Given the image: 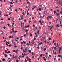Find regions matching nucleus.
<instances>
[{
  "mask_svg": "<svg viewBox=\"0 0 62 62\" xmlns=\"http://www.w3.org/2000/svg\"><path fill=\"white\" fill-rule=\"evenodd\" d=\"M57 46L59 48V51H60V50H61V49L62 48L61 47H59V44H58V43H57Z\"/></svg>",
  "mask_w": 62,
  "mask_h": 62,
  "instance_id": "obj_1",
  "label": "nucleus"
},
{
  "mask_svg": "<svg viewBox=\"0 0 62 62\" xmlns=\"http://www.w3.org/2000/svg\"><path fill=\"white\" fill-rule=\"evenodd\" d=\"M54 45L55 46V47L54 46V49L55 50H56L57 48V45H56V43H54Z\"/></svg>",
  "mask_w": 62,
  "mask_h": 62,
  "instance_id": "obj_2",
  "label": "nucleus"
},
{
  "mask_svg": "<svg viewBox=\"0 0 62 62\" xmlns=\"http://www.w3.org/2000/svg\"><path fill=\"white\" fill-rule=\"evenodd\" d=\"M58 57H61V60H62V56L61 55H58Z\"/></svg>",
  "mask_w": 62,
  "mask_h": 62,
  "instance_id": "obj_3",
  "label": "nucleus"
},
{
  "mask_svg": "<svg viewBox=\"0 0 62 62\" xmlns=\"http://www.w3.org/2000/svg\"><path fill=\"white\" fill-rule=\"evenodd\" d=\"M15 58L16 59V58H17V56H15V57H14V55H13V58Z\"/></svg>",
  "mask_w": 62,
  "mask_h": 62,
  "instance_id": "obj_4",
  "label": "nucleus"
},
{
  "mask_svg": "<svg viewBox=\"0 0 62 62\" xmlns=\"http://www.w3.org/2000/svg\"><path fill=\"white\" fill-rule=\"evenodd\" d=\"M48 17V18H49L50 19H52V16H49Z\"/></svg>",
  "mask_w": 62,
  "mask_h": 62,
  "instance_id": "obj_5",
  "label": "nucleus"
},
{
  "mask_svg": "<svg viewBox=\"0 0 62 62\" xmlns=\"http://www.w3.org/2000/svg\"><path fill=\"white\" fill-rule=\"evenodd\" d=\"M39 22L40 23H41V19H40L39 21Z\"/></svg>",
  "mask_w": 62,
  "mask_h": 62,
  "instance_id": "obj_6",
  "label": "nucleus"
},
{
  "mask_svg": "<svg viewBox=\"0 0 62 62\" xmlns=\"http://www.w3.org/2000/svg\"><path fill=\"white\" fill-rule=\"evenodd\" d=\"M4 23V22H3V21H1V22L0 23L1 24H3V23Z\"/></svg>",
  "mask_w": 62,
  "mask_h": 62,
  "instance_id": "obj_7",
  "label": "nucleus"
},
{
  "mask_svg": "<svg viewBox=\"0 0 62 62\" xmlns=\"http://www.w3.org/2000/svg\"><path fill=\"white\" fill-rule=\"evenodd\" d=\"M12 59H10L9 60L8 62H11V61H12Z\"/></svg>",
  "mask_w": 62,
  "mask_h": 62,
  "instance_id": "obj_8",
  "label": "nucleus"
},
{
  "mask_svg": "<svg viewBox=\"0 0 62 62\" xmlns=\"http://www.w3.org/2000/svg\"><path fill=\"white\" fill-rule=\"evenodd\" d=\"M18 49H17L16 50V54H18Z\"/></svg>",
  "mask_w": 62,
  "mask_h": 62,
  "instance_id": "obj_9",
  "label": "nucleus"
},
{
  "mask_svg": "<svg viewBox=\"0 0 62 62\" xmlns=\"http://www.w3.org/2000/svg\"><path fill=\"white\" fill-rule=\"evenodd\" d=\"M43 39H44V40H45L46 39H45V37H43Z\"/></svg>",
  "mask_w": 62,
  "mask_h": 62,
  "instance_id": "obj_10",
  "label": "nucleus"
},
{
  "mask_svg": "<svg viewBox=\"0 0 62 62\" xmlns=\"http://www.w3.org/2000/svg\"><path fill=\"white\" fill-rule=\"evenodd\" d=\"M24 31H25V30H24L23 29H22V32H24Z\"/></svg>",
  "mask_w": 62,
  "mask_h": 62,
  "instance_id": "obj_11",
  "label": "nucleus"
},
{
  "mask_svg": "<svg viewBox=\"0 0 62 62\" xmlns=\"http://www.w3.org/2000/svg\"><path fill=\"white\" fill-rule=\"evenodd\" d=\"M26 45H27L28 46H29V45H30V44H29V43H27Z\"/></svg>",
  "mask_w": 62,
  "mask_h": 62,
  "instance_id": "obj_12",
  "label": "nucleus"
},
{
  "mask_svg": "<svg viewBox=\"0 0 62 62\" xmlns=\"http://www.w3.org/2000/svg\"><path fill=\"white\" fill-rule=\"evenodd\" d=\"M39 10L40 11H41V8H39Z\"/></svg>",
  "mask_w": 62,
  "mask_h": 62,
  "instance_id": "obj_13",
  "label": "nucleus"
},
{
  "mask_svg": "<svg viewBox=\"0 0 62 62\" xmlns=\"http://www.w3.org/2000/svg\"><path fill=\"white\" fill-rule=\"evenodd\" d=\"M59 13H57L56 14L57 16H59Z\"/></svg>",
  "mask_w": 62,
  "mask_h": 62,
  "instance_id": "obj_14",
  "label": "nucleus"
},
{
  "mask_svg": "<svg viewBox=\"0 0 62 62\" xmlns=\"http://www.w3.org/2000/svg\"><path fill=\"white\" fill-rule=\"evenodd\" d=\"M23 42L24 43V44H25V43H26V42L24 41H23Z\"/></svg>",
  "mask_w": 62,
  "mask_h": 62,
  "instance_id": "obj_15",
  "label": "nucleus"
},
{
  "mask_svg": "<svg viewBox=\"0 0 62 62\" xmlns=\"http://www.w3.org/2000/svg\"><path fill=\"white\" fill-rule=\"evenodd\" d=\"M29 52L30 53H31V51L30 50H29Z\"/></svg>",
  "mask_w": 62,
  "mask_h": 62,
  "instance_id": "obj_16",
  "label": "nucleus"
},
{
  "mask_svg": "<svg viewBox=\"0 0 62 62\" xmlns=\"http://www.w3.org/2000/svg\"><path fill=\"white\" fill-rule=\"evenodd\" d=\"M53 27V26H52V27H51V28H50L49 30H51L52 28Z\"/></svg>",
  "mask_w": 62,
  "mask_h": 62,
  "instance_id": "obj_17",
  "label": "nucleus"
},
{
  "mask_svg": "<svg viewBox=\"0 0 62 62\" xmlns=\"http://www.w3.org/2000/svg\"><path fill=\"white\" fill-rule=\"evenodd\" d=\"M9 46V47H11V46H12V45L11 44H10L9 45H8Z\"/></svg>",
  "mask_w": 62,
  "mask_h": 62,
  "instance_id": "obj_18",
  "label": "nucleus"
},
{
  "mask_svg": "<svg viewBox=\"0 0 62 62\" xmlns=\"http://www.w3.org/2000/svg\"><path fill=\"white\" fill-rule=\"evenodd\" d=\"M31 43L32 44H34V41H33L32 42H31Z\"/></svg>",
  "mask_w": 62,
  "mask_h": 62,
  "instance_id": "obj_19",
  "label": "nucleus"
},
{
  "mask_svg": "<svg viewBox=\"0 0 62 62\" xmlns=\"http://www.w3.org/2000/svg\"><path fill=\"white\" fill-rule=\"evenodd\" d=\"M16 62H19V60H18V59H17L16 60Z\"/></svg>",
  "mask_w": 62,
  "mask_h": 62,
  "instance_id": "obj_20",
  "label": "nucleus"
},
{
  "mask_svg": "<svg viewBox=\"0 0 62 62\" xmlns=\"http://www.w3.org/2000/svg\"><path fill=\"white\" fill-rule=\"evenodd\" d=\"M42 44V42H41L39 44H40V45H41V44Z\"/></svg>",
  "mask_w": 62,
  "mask_h": 62,
  "instance_id": "obj_21",
  "label": "nucleus"
},
{
  "mask_svg": "<svg viewBox=\"0 0 62 62\" xmlns=\"http://www.w3.org/2000/svg\"><path fill=\"white\" fill-rule=\"evenodd\" d=\"M27 4H30V3L28 1L27 3Z\"/></svg>",
  "mask_w": 62,
  "mask_h": 62,
  "instance_id": "obj_22",
  "label": "nucleus"
},
{
  "mask_svg": "<svg viewBox=\"0 0 62 62\" xmlns=\"http://www.w3.org/2000/svg\"><path fill=\"white\" fill-rule=\"evenodd\" d=\"M23 55H24V56H25V55H26V54H25V53H24L23 54Z\"/></svg>",
  "mask_w": 62,
  "mask_h": 62,
  "instance_id": "obj_23",
  "label": "nucleus"
},
{
  "mask_svg": "<svg viewBox=\"0 0 62 62\" xmlns=\"http://www.w3.org/2000/svg\"><path fill=\"white\" fill-rule=\"evenodd\" d=\"M28 30H26L25 31L26 32H28Z\"/></svg>",
  "mask_w": 62,
  "mask_h": 62,
  "instance_id": "obj_24",
  "label": "nucleus"
},
{
  "mask_svg": "<svg viewBox=\"0 0 62 62\" xmlns=\"http://www.w3.org/2000/svg\"><path fill=\"white\" fill-rule=\"evenodd\" d=\"M8 43H7V42H6V45H7V46H8V44H7Z\"/></svg>",
  "mask_w": 62,
  "mask_h": 62,
  "instance_id": "obj_25",
  "label": "nucleus"
},
{
  "mask_svg": "<svg viewBox=\"0 0 62 62\" xmlns=\"http://www.w3.org/2000/svg\"><path fill=\"white\" fill-rule=\"evenodd\" d=\"M7 25H8V26H9V24H7Z\"/></svg>",
  "mask_w": 62,
  "mask_h": 62,
  "instance_id": "obj_26",
  "label": "nucleus"
},
{
  "mask_svg": "<svg viewBox=\"0 0 62 62\" xmlns=\"http://www.w3.org/2000/svg\"><path fill=\"white\" fill-rule=\"evenodd\" d=\"M23 51L24 52H25L26 53V51H25V50H24V49L23 50Z\"/></svg>",
  "mask_w": 62,
  "mask_h": 62,
  "instance_id": "obj_27",
  "label": "nucleus"
},
{
  "mask_svg": "<svg viewBox=\"0 0 62 62\" xmlns=\"http://www.w3.org/2000/svg\"><path fill=\"white\" fill-rule=\"evenodd\" d=\"M13 52H16V50H13Z\"/></svg>",
  "mask_w": 62,
  "mask_h": 62,
  "instance_id": "obj_28",
  "label": "nucleus"
},
{
  "mask_svg": "<svg viewBox=\"0 0 62 62\" xmlns=\"http://www.w3.org/2000/svg\"><path fill=\"white\" fill-rule=\"evenodd\" d=\"M32 36V34L30 33V37H31Z\"/></svg>",
  "mask_w": 62,
  "mask_h": 62,
  "instance_id": "obj_29",
  "label": "nucleus"
},
{
  "mask_svg": "<svg viewBox=\"0 0 62 62\" xmlns=\"http://www.w3.org/2000/svg\"><path fill=\"white\" fill-rule=\"evenodd\" d=\"M17 32H18V31H15L14 32V33H17Z\"/></svg>",
  "mask_w": 62,
  "mask_h": 62,
  "instance_id": "obj_30",
  "label": "nucleus"
},
{
  "mask_svg": "<svg viewBox=\"0 0 62 62\" xmlns=\"http://www.w3.org/2000/svg\"><path fill=\"white\" fill-rule=\"evenodd\" d=\"M46 40H44V42H46Z\"/></svg>",
  "mask_w": 62,
  "mask_h": 62,
  "instance_id": "obj_31",
  "label": "nucleus"
},
{
  "mask_svg": "<svg viewBox=\"0 0 62 62\" xmlns=\"http://www.w3.org/2000/svg\"><path fill=\"white\" fill-rule=\"evenodd\" d=\"M23 38V36H21V37H20V39H22Z\"/></svg>",
  "mask_w": 62,
  "mask_h": 62,
  "instance_id": "obj_32",
  "label": "nucleus"
},
{
  "mask_svg": "<svg viewBox=\"0 0 62 62\" xmlns=\"http://www.w3.org/2000/svg\"><path fill=\"white\" fill-rule=\"evenodd\" d=\"M59 27V25H58V24L57 25V27Z\"/></svg>",
  "mask_w": 62,
  "mask_h": 62,
  "instance_id": "obj_33",
  "label": "nucleus"
},
{
  "mask_svg": "<svg viewBox=\"0 0 62 62\" xmlns=\"http://www.w3.org/2000/svg\"><path fill=\"white\" fill-rule=\"evenodd\" d=\"M5 59L3 58V59H2V61H5Z\"/></svg>",
  "mask_w": 62,
  "mask_h": 62,
  "instance_id": "obj_34",
  "label": "nucleus"
},
{
  "mask_svg": "<svg viewBox=\"0 0 62 62\" xmlns=\"http://www.w3.org/2000/svg\"><path fill=\"white\" fill-rule=\"evenodd\" d=\"M25 62H27V60H26V59H25Z\"/></svg>",
  "mask_w": 62,
  "mask_h": 62,
  "instance_id": "obj_35",
  "label": "nucleus"
},
{
  "mask_svg": "<svg viewBox=\"0 0 62 62\" xmlns=\"http://www.w3.org/2000/svg\"><path fill=\"white\" fill-rule=\"evenodd\" d=\"M37 34H39V31H37Z\"/></svg>",
  "mask_w": 62,
  "mask_h": 62,
  "instance_id": "obj_36",
  "label": "nucleus"
},
{
  "mask_svg": "<svg viewBox=\"0 0 62 62\" xmlns=\"http://www.w3.org/2000/svg\"><path fill=\"white\" fill-rule=\"evenodd\" d=\"M47 20H49V17H48L47 18Z\"/></svg>",
  "mask_w": 62,
  "mask_h": 62,
  "instance_id": "obj_37",
  "label": "nucleus"
},
{
  "mask_svg": "<svg viewBox=\"0 0 62 62\" xmlns=\"http://www.w3.org/2000/svg\"><path fill=\"white\" fill-rule=\"evenodd\" d=\"M54 13H56V11H54Z\"/></svg>",
  "mask_w": 62,
  "mask_h": 62,
  "instance_id": "obj_38",
  "label": "nucleus"
},
{
  "mask_svg": "<svg viewBox=\"0 0 62 62\" xmlns=\"http://www.w3.org/2000/svg\"><path fill=\"white\" fill-rule=\"evenodd\" d=\"M26 34H25L24 35V37H26Z\"/></svg>",
  "mask_w": 62,
  "mask_h": 62,
  "instance_id": "obj_39",
  "label": "nucleus"
},
{
  "mask_svg": "<svg viewBox=\"0 0 62 62\" xmlns=\"http://www.w3.org/2000/svg\"><path fill=\"white\" fill-rule=\"evenodd\" d=\"M46 48H44V51H46Z\"/></svg>",
  "mask_w": 62,
  "mask_h": 62,
  "instance_id": "obj_40",
  "label": "nucleus"
},
{
  "mask_svg": "<svg viewBox=\"0 0 62 62\" xmlns=\"http://www.w3.org/2000/svg\"><path fill=\"white\" fill-rule=\"evenodd\" d=\"M30 26L29 25H28L27 26V27H29Z\"/></svg>",
  "mask_w": 62,
  "mask_h": 62,
  "instance_id": "obj_41",
  "label": "nucleus"
},
{
  "mask_svg": "<svg viewBox=\"0 0 62 62\" xmlns=\"http://www.w3.org/2000/svg\"><path fill=\"white\" fill-rule=\"evenodd\" d=\"M42 54H41V55H40V56L41 57H42Z\"/></svg>",
  "mask_w": 62,
  "mask_h": 62,
  "instance_id": "obj_42",
  "label": "nucleus"
},
{
  "mask_svg": "<svg viewBox=\"0 0 62 62\" xmlns=\"http://www.w3.org/2000/svg\"><path fill=\"white\" fill-rule=\"evenodd\" d=\"M5 57H7V55H6V54H5Z\"/></svg>",
  "mask_w": 62,
  "mask_h": 62,
  "instance_id": "obj_43",
  "label": "nucleus"
},
{
  "mask_svg": "<svg viewBox=\"0 0 62 62\" xmlns=\"http://www.w3.org/2000/svg\"><path fill=\"white\" fill-rule=\"evenodd\" d=\"M14 45H15V44H16V43H15V42L14 43Z\"/></svg>",
  "mask_w": 62,
  "mask_h": 62,
  "instance_id": "obj_44",
  "label": "nucleus"
},
{
  "mask_svg": "<svg viewBox=\"0 0 62 62\" xmlns=\"http://www.w3.org/2000/svg\"><path fill=\"white\" fill-rule=\"evenodd\" d=\"M14 30H13V31H12V32L13 33H14Z\"/></svg>",
  "mask_w": 62,
  "mask_h": 62,
  "instance_id": "obj_45",
  "label": "nucleus"
},
{
  "mask_svg": "<svg viewBox=\"0 0 62 62\" xmlns=\"http://www.w3.org/2000/svg\"><path fill=\"white\" fill-rule=\"evenodd\" d=\"M11 38V36H9V38L10 39V38Z\"/></svg>",
  "mask_w": 62,
  "mask_h": 62,
  "instance_id": "obj_46",
  "label": "nucleus"
},
{
  "mask_svg": "<svg viewBox=\"0 0 62 62\" xmlns=\"http://www.w3.org/2000/svg\"><path fill=\"white\" fill-rule=\"evenodd\" d=\"M28 60L29 61H30V60H31V59H30V58H29Z\"/></svg>",
  "mask_w": 62,
  "mask_h": 62,
  "instance_id": "obj_47",
  "label": "nucleus"
},
{
  "mask_svg": "<svg viewBox=\"0 0 62 62\" xmlns=\"http://www.w3.org/2000/svg\"><path fill=\"white\" fill-rule=\"evenodd\" d=\"M33 27H35V26H36L34 24L33 25Z\"/></svg>",
  "mask_w": 62,
  "mask_h": 62,
  "instance_id": "obj_48",
  "label": "nucleus"
},
{
  "mask_svg": "<svg viewBox=\"0 0 62 62\" xmlns=\"http://www.w3.org/2000/svg\"><path fill=\"white\" fill-rule=\"evenodd\" d=\"M12 25H14V22H13L12 24Z\"/></svg>",
  "mask_w": 62,
  "mask_h": 62,
  "instance_id": "obj_49",
  "label": "nucleus"
},
{
  "mask_svg": "<svg viewBox=\"0 0 62 62\" xmlns=\"http://www.w3.org/2000/svg\"><path fill=\"white\" fill-rule=\"evenodd\" d=\"M29 14V13H28V12H27V15H28Z\"/></svg>",
  "mask_w": 62,
  "mask_h": 62,
  "instance_id": "obj_50",
  "label": "nucleus"
},
{
  "mask_svg": "<svg viewBox=\"0 0 62 62\" xmlns=\"http://www.w3.org/2000/svg\"><path fill=\"white\" fill-rule=\"evenodd\" d=\"M7 43L8 44H9V42H7Z\"/></svg>",
  "mask_w": 62,
  "mask_h": 62,
  "instance_id": "obj_51",
  "label": "nucleus"
},
{
  "mask_svg": "<svg viewBox=\"0 0 62 62\" xmlns=\"http://www.w3.org/2000/svg\"><path fill=\"white\" fill-rule=\"evenodd\" d=\"M41 50H42V51H43V48H41Z\"/></svg>",
  "mask_w": 62,
  "mask_h": 62,
  "instance_id": "obj_52",
  "label": "nucleus"
},
{
  "mask_svg": "<svg viewBox=\"0 0 62 62\" xmlns=\"http://www.w3.org/2000/svg\"><path fill=\"white\" fill-rule=\"evenodd\" d=\"M10 33H11V34H12V31H11L10 32Z\"/></svg>",
  "mask_w": 62,
  "mask_h": 62,
  "instance_id": "obj_53",
  "label": "nucleus"
},
{
  "mask_svg": "<svg viewBox=\"0 0 62 62\" xmlns=\"http://www.w3.org/2000/svg\"><path fill=\"white\" fill-rule=\"evenodd\" d=\"M17 11H18L17 9H16V12H17Z\"/></svg>",
  "mask_w": 62,
  "mask_h": 62,
  "instance_id": "obj_54",
  "label": "nucleus"
},
{
  "mask_svg": "<svg viewBox=\"0 0 62 62\" xmlns=\"http://www.w3.org/2000/svg\"><path fill=\"white\" fill-rule=\"evenodd\" d=\"M60 13H62V11H60Z\"/></svg>",
  "mask_w": 62,
  "mask_h": 62,
  "instance_id": "obj_55",
  "label": "nucleus"
},
{
  "mask_svg": "<svg viewBox=\"0 0 62 62\" xmlns=\"http://www.w3.org/2000/svg\"><path fill=\"white\" fill-rule=\"evenodd\" d=\"M8 20H9H9H10V18H8Z\"/></svg>",
  "mask_w": 62,
  "mask_h": 62,
  "instance_id": "obj_56",
  "label": "nucleus"
},
{
  "mask_svg": "<svg viewBox=\"0 0 62 62\" xmlns=\"http://www.w3.org/2000/svg\"><path fill=\"white\" fill-rule=\"evenodd\" d=\"M17 46H15V48H16L17 47Z\"/></svg>",
  "mask_w": 62,
  "mask_h": 62,
  "instance_id": "obj_57",
  "label": "nucleus"
},
{
  "mask_svg": "<svg viewBox=\"0 0 62 62\" xmlns=\"http://www.w3.org/2000/svg\"><path fill=\"white\" fill-rule=\"evenodd\" d=\"M10 57H11V56H12V55L10 54Z\"/></svg>",
  "mask_w": 62,
  "mask_h": 62,
  "instance_id": "obj_58",
  "label": "nucleus"
},
{
  "mask_svg": "<svg viewBox=\"0 0 62 62\" xmlns=\"http://www.w3.org/2000/svg\"><path fill=\"white\" fill-rule=\"evenodd\" d=\"M25 50H26V51H27V47H26V48H25Z\"/></svg>",
  "mask_w": 62,
  "mask_h": 62,
  "instance_id": "obj_59",
  "label": "nucleus"
},
{
  "mask_svg": "<svg viewBox=\"0 0 62 62\" xmlns=\"http://www.w3.org/2000/svg\"><path fill=\"white\" fill-rule=\"evenodd\" d=\"M14 28H12V30H13L14 29Z\"/></svg>",
  "mask_w": 62,
  "mask_h": 62,
  "instance_id": "obj_60",
  "label": "nucleus"
},
{
  "mask_svg": "<svg viewBox=\"0 0 62 62\" xmlns=\"http://www.w3.org/2000/svg\"><path fill=\"white\" fill-rule=\"evenodd\" d=\"M3 28H4V29H5L6 28V27H3Z\"/></svg>",
  "mask_w": 62,
  "mask_h": 62,
  "instance_id": "obj_61",
  "label": "nucleus"
},
{
  "mask_svg": "<svg viewBox=\"0 0 62 62\" xmlns=\"http://www.w3.org/2000/svg\"><path fill=\"white\" fill-rule=\"evenodd\" d=\"M11 14V13L10 12L9 13V15H10Z\"/></svg>",
  "mask_w": 62,
  "mask_h": 62,
  "instance_id": "obj_62",
  "label": "nucleus"
},
{
  "mask_svg": "<svg viewBox=\"0 0 62 62\" xmlns=\"http://www.w3.org/2000/svg\"><path fill=\"white\" fill-rule=\"evenodd\" d=\"M22 57H24V55H23L22 56Z\"/></svg>",
  "mask_w": 62,
  "mask_h": 62,
  "instance_id": "obj_63",
  "label": "nucleus"
},
{
  "mask_svg": "<svg viewBox=\"0 0 62 62\" xmlns=\"http://www.w3.org/2000/svg\"><path fill=\"white\" fill-rule=\"evenodd\" d=\"M34 40H36V38H34Z\"/></svg>",
  "mask_w": 62,
  "mask_h": 62,
  "instance_id": "obj_64",
  "label": "nucleus"
}]
</instances>
